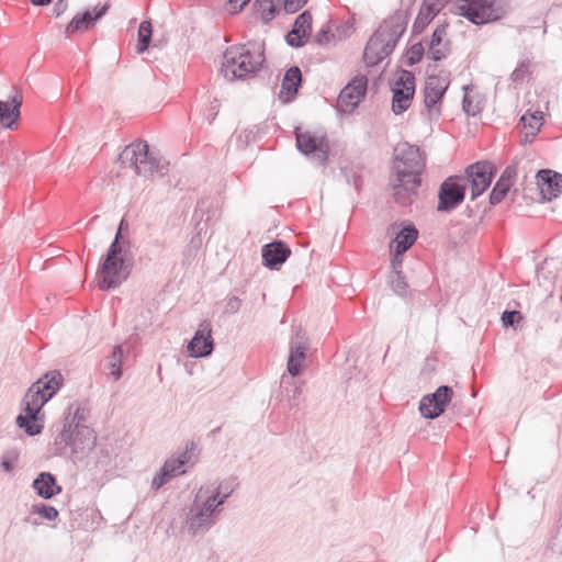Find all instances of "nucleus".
I'll use <instances>...</instances> for the list:
<instances>
[{
  "instance_id": "052dcab7",
  "label": "nucleus",
  "mask_w": 562,
  "mask_h": 562,
  "mask_svg": "<svg viewBox=\"0 0 562 562\" xmlns=\"http://www.w3.org/2000/svg\"><path fill=\"white\" fill-rule=\"evenodd\" d=\"M402 256L403 255H397V254L394 252V257L391 260V265H392V268H393V271H392L391 274H394L395 270H400V268L402 266V262H403Z\"/></svg>"
},
{
  "instance_id": "4be33fe9",
  "label": "nucleus",
  "mask_w": 562,
  "mask_h": 562,
  "mask_svg": "<svg viewBox=\"0 0 562 562\" xmlns=\"http://www.w3.org/2000/svg\"><path fill=\"white\" fill-rule=\"evenodd\" d=\"M313 18L308 10L300 13L292 25V29L285 35V42L293 48L303 47L312 34Z\"/></svg>"
},
{
  "instance_id": "0e129e2a",
  "label": "nucleus",
  "mask_w": 562,
  "mask_h": 562,
  "mask_svg": "<svg viewBox=\"0 0 562 562\" xmlns=\"http://www.w3.org/2000/svg\"><path fill=\"white\" fill-rule=\"evenodd\" d=\"M465 212L469 217H473L479 212V205H475V206L468 205L465 209Z\"/></svg>"
},
{
  "instance_id": "bb28decb",
  "label": "nucleus",
  "mask_w": 562,
  "mask_h": 562,
  "mask_svg": "<svg viewBox=\"0 0 562 562\" xmlns=\"http://www.w3.org/2000/svg\"><path fill=\"white\" fill-rule=\"evenodd\" d=\"M418 231L413 223L404 225L390 243V248L397 255H404L416 241Z\"/></svg>"
},
{
  "instance_id": "a211bd4d",
  "label": "nucleus",
  "mask_w": 562,
  "mask_h": 562,
  "mask_svg": "<svg viewBox=\"0 0 562 562\" xmlns=\"http://www.w3.org/2000/svg\"><path fill=\"white\" fill-rule=\"evenodd\" d=\"M15 92L8 100H0V127L15 131L19 128L22 119V92L14 88Z\"/></svg>"
},
{
  "instance_id": "dca6fc26",
  "label": "nucleus",
  "mask_w": 562,
  "mask_h": 562,
  "mask_svg": "<svg viewBox=\"0 0 562 562\" xmlns=\"http://www.w3.org/2000/svg\"><path fill=\"white\" fill-rule=\"evenodd\" d=\"M367 87L368 80L364 76H357L349 81L338 95V110L347 113L352 112L364 99Z\"/></svg>"
},
{
  "instance_id": "603ef678",
  "label": "nucleus",
  "mask_w": 562,
  "mask_h": 562,
  "mask_svg": "<svg viewBox=\"0 0 562 562\" xmlns=\"http://www.w3.org/2000/svg\"><path fill=\"white\" fill-rule=\"evenodd\" d=\"M334 37L328 27H322L314 36V42L318 45H325Z\"/></svg>"
},
{
  "instance_id": "ddd939ff",
  "label": "nucleus",
  "mask_w": 562,
  "mask_h": 562,
  "mask_svg": "<svg viewBox=\"0 0 562 562\" xmlns=\"http://www.w3.org/2000/svg\"><path fill=\"white\" fill-rule=\"evenodd\" d=\"M453 390L449 385H440L435 392L426 394L419 402V412L424 418L435 419L442 415L451 402Z\"/></svg>"
},
{
  "instance_id": "58836bf2",
  "label": "nucleus",
  "mask_w": 562,
  "mask_h": 562,
  "mask_svg": "<svg viewBox=\"0 0 562 562\" xmlns=\"http://www.w3.org/2000/svg\"><path fill=\"white\" fill-rule=\"evenodd\" d=\"M390 278V283L394 293L401 297H405L408 293V284L405 281V277L402 271L395 270L394 274H391Z\"/></svg>"
},
{
  "instance_id": "a19ab883",
  "label": "nucleus",
  "mask_w": 562,
  "mask_h": 562,
  "mask_svg": "<svg viewBox=\"0 0 562 562\" xmlns=\"http://www.w3.org/2000/svg\"><path fill=\"white\" fill-rule=\"evenodd\" d=\"M524 319L522 314L516 310H506L503 312L501 321L505 328H515Z\"/></svg>"
},
{
  "instance_id": "e433bc0d",
  "label": "nucleus",
  "mask_w": 562,
  "mask_h": 562,
  "mask_svg": "<svg viewBox=\"0 0 562 562\" xmlns=\"http://www.w3.org/2000/svg\"><path fill=\"white\" fill-rule=\"evenodd\" d=\"M194 449V443L191 442L190 447L187 445L186 450L178 456H172L169 458V461H173L172 470L176 472L177 476L186 473L184 465L190 461V452Z\"/></svg>"
},
{
  "instance_id": "7c9ffc66",
  "label": "nucleus",
  "mask_w": 562,
  "mask_h": 562,
  "mask_svg": "<svg viewBox=\"0 0 562 562\" xmlns=\"http://www.w3.org/2000/svg\"><path fill=\"white\" fill-rule=\"evenodd\" d=\"M254 9L260 13L263 24H268L280 13L276 0H255Z\"/></svg>"
},
{
  "instance_id": "13d9d810",
  "label": "nucleus",
  "mask_w": 562,
  "mask_h": 562,
  "mask_svg": "<svg viewBox=\"0 0 562 562\" xmlns=\"http://www.w3.org/2000/svg\"><path fill=\"white\" fill-rule=\"evenodd\" d=\"M550 549L554 553L562 554V530H558L555 536L552 538Z\"/></svg>"
},
{
  "instance_id": "c9c22d12",
  "label": "nucleus",
  "mask_w": 562,
  "mask_h": 562,
  "mask_svg": "<svg viewBox=\"0 0 562 562\" xmlns=\"http://www.w3.org/2000/svg\"><path fill=\"white\" fill-rule=\"evenodd\" d=\"M136 49L138 54L145 53L150 44L153 27L149 21H143L138 26Z\"/></svg>"
},
{
  "instance_id": "423d86ee",
  "label": "nucleus",
  "mask_w": 562,
  "mask_h": 562,
  "mask_svg": "<svg viewBox=\"0 0 562 562\" xmlns=\"http://www.w3.org/2000/svg\"><path fill=\"white\" fill-rule=\"evenodd\" d=\"M457 13L475 25H484L503 16L496 0H461L457 5Z\"/></svg>"
},
{
  "instance_id": "49530a36",
  "label": "nucleus",
  "mask_w": 562,
  "mask_h": 562,
  "mask_svg": "<svg viewBox=\"0 0 562 562\" xmlns=\"http://www.w3.org/2000/svg\"><path fill=\"white\" fill-rule=\"evenodd\" d=\"M340 172H341V176L344 177L345 181L347 182V184L353 186L357 190H359L361 188L362 179L352 169L341 168Z\"/></svg>"
},
{
  "instance_id": "f8f14e48",
  "label": "nucleus",
  "mask_w": 562,
  "mask_h": 562,
  "mask_svg": "<svg viewBox=\"0 0 562 562\" xmlns=\"http://www.w3.org/2000/svg\"><path fill=\"white\" fill-rule=\"evenodd\" d=\"M416 79L412 71L401 69L397 79L391 85L392 112L395 115L403 114L412 104Z\"/></svg>"
},
{
  "instance_id": "f03ea898",
  "label": "nucleus",
  "mask_w": 562,
  "mask_h": 562,
  "mask_svg": "<svg viewBox=\"0 0 562 562\" xmlns=\"http://www.w3.org/2000/svg\"><path fill=\"white\" fill-rule=\"evenodd\" d=\"M407 23L408 14L398 10L380 24L370 36L363 50V61L368 67L378 66L393 53L406 31Z\"/></svg>"
},
{
  "instance_id": "5fc2aeb1",
  "label": "nucleus",
  "mask_w": 562,
  "mask_h": 562,
  "mask_svg": "<svg viewBox=\"0 0 562 562\" xmlns=\"http://www.w3.org/2000/svg\"><path fill=\"white\" fill-rule=\"evenodd\" d=\"M214 493H218V497H224L223 502L226 503V501L231 497L234 488L231 487L226 482L218 483L215 487H213Z\"/></svg>"
},
{
  "instance_id": "bf43d9fd",
  "label": "nucleus",
  "mask_w": 562,
  "mask_h": 562,
  "mask_svg": "<svg viewBox=\"0 0 562 562\" xmlns=\"http://www.w3.org/2000/svg\"><path fill=\"white\" fill-rule=\"evenodd\" d=\"M67 7H68L67 0L56 1L54 4V8H53L54 15L56 18L60 16L67 10Z\"/></svg>"
},
{
  "instance_id": "37998d69",
  "label": "nucleus",
  "mask_w": 562,
  "mask_h": 562,
  "mask_svg": "<svg viewBox=\"0 0 562 562\" xmlns=\"http://www.w3.org/2000/svg\"><path fill=\"white\" fill-rule=\"evenodd\" d=\"M164 169L165 167L160 165L159 159L151 155L146 165L143 167V172L140 176H153L155 172L164 175Z\"/></svg>"
},
{
  "instance_id": "393cba45",
  "label": "nucleus",
  "mask_w": 562,
  "mask_h": 562,
  "mask_svg": "<svg viewBox=\"0 0 562 562\" xmlns=\"http://www.w3.org/2000/svg\"><path fill=\"white\" fill-rule=\"evenodd\" d=\"M516 176L517 168L515 166L510 165L505 168L490 193L488 201L491 206H495L503 201L514 184Z\"/></svg>"
},
{
  "instance_id": "774afa93",
  "label": "nucleus",
  "mask_w": 562,
  "mask_h": 562,
  "mask_svg": "<svg viewBox=\"0 0 562 562\" xmlns=\"http://www.w3.org/2000/svg\"><path fill=\"white\" fill-rule=\"evenodd\" d=\"M32 518L30 516L23 518V522L31 524Z\"/></svg>"
},
{
  "instance_id": "b1692460",
  "label": "nucleus",
  "mask_w": 562,
  "mask_h": 562,
  "mask_svg": "<svg viewBox=\"0 0 562 562\" xmlns=\"http://www.w3.org/2000/svg\"><path fill=\"white\" fill-rule=\"evenodd\" d=\"M306 351L307 345L304 341V335H301V330H299L295 338L291 340L286 364V370L292 378L299 376L303 372Z\"/></svg>"
},
{
  "instance_id": "a878e982",
  "label": "nucleus",
  "mask_w": 562,
  "mask_h": 562,
  "mask_svg": "<svg viewBox=\"0 0 562 562\" xmlns=\"http://www.w3.org/2000/svg\"><path fill=\"white\" fill-rule=\"evenodd\" d=\"M302 83L303 76L300 67L296 65L291 66L289 69H286L283 76L279 98L282 99L283 93H285L283 102L293 101L299 92V89L302 87Z\"/></svg>"
},
{
  "instance_id": "c03bdc74",
  "label": "nucleus",
  "mask_w": 562,
  "mask_h": 562,
  "mask_svg": "<svg viewBox=\"0 0 562 562\" xmlns=\"http://www.w3.org/2000/svg\"><path fill=\"white\" fill-rule=\"evenodd\" d=\"M449 54V42L441 46L428 47V58L434 61H441L447 58Z\"/></svg>"
},
{
  "instance_id": "ea45409f",
  "label": "nucleus",
  "mask_w": 562,
  "mask_h": 562,
  "mask_svg": "<svg viewBox=\"0 0 562 562\" xmlns=\"http://www.w3.org/2000/svg\"><path fill=\"white\" fill-rule=\"evenodd\" d=\"M31 513L37 514L41 518L49 521L55 520L58 517V510L54 506L45 503L33 504Z\"/></svg>"
},
{
  "instance_id": "c756f323",
  "label": "nucleus",
  "mask_w": 562,
  "mask_h": 562,
  "mask_svg": "<svg viewBox=\"0 0 562 562\" xmlns=\"http://www.w3.org/2000/svg\"><path fill=\"white\" fill-rule=\"evenodd\" d=\"M437 14V10L432 4L423 3L420 10L414 21L413 24V33L419 34L422 33L426 26L434 20Z\"/></svg>"
},
{
  "instance_id": "de8ad7c7",
  "label": "nucleus",
  "mask_w": 562,
  "mask_h": 562,
  "mask_svg": "<svg viewBox=\"0 0 562 562\" xmlns=\"http://www.w3.org/2000/svg\"><path fill=\"white\" fill-rule=\"evenodd\" d=\"M447 34V24H440L438 25L432 34H431V37H430V41H429V44H428V47H434V46H441L443 45V37L446 36Z\"/></svg>"
},
{
  "instance_id": "4c0bfd02",
  "label": "nucleus",
  "mask_w": 562,
  "mask_h": 562,
  "mask_svg": "<svg viewBox=\"0 0 562 562\" xmlns=\"http://www.w3.org/2000/svg\"><path fill=\"white\" fill-rule=\"evenodd\" d=\"M425 55V48L422 42L412 45L404 55V63L413 67L418 64Z\"/></svg>"
},
{
  "instance_id": "1a4fd4ad",
  "label": "nucleus",
  "mask_w": 562,
  "mask_h": 562,
  "mask_svg": "<svg viewBox=\"0 0 562 562\" xmlns=\"http://www.w3.org/2000/svg\"><path fill=\"white\" fill-rule=\"evenodd\" d=\"M295 145L297 150L314 160L318 166L325 165L328 160V140L326 135H316L308 131L295 127Z\"/></svg>"
},
{
  "instance_id": "f257e3e1",
  "label": "nucleus",
  "mask_w": 562,
  "mask_h": 562,
  "mask_svg": "<svg viewBox=\"0 0 562 562\" xmlns=\"http://www.w3.org/2000/svg\"><path fill=\"white\" fill-rule=\"evenodd\" d=\"M425 168V157L417 146L404 144L395 149L391 184L396 203L407 205L412 202V195L422 184Z\"/></svg>"
},
{
  "instance_id": "39448f33",
  "label": "nucleus",
  "mask_w": 562,
  "mask_h": 562,
  "mask_svg": "<svg viewBox=\"0 0 562 562\" xmlns=\"http://www.w3.org/2000/svg\"><path fill=\"white\" fill-rule=\"evenodd\" d=\"M97 436L90 427L71 428L70 424L63 425L59 434L55 438L56 454L68 457L75 464L85 462L94 450Z\"/></svg>"
},
{
  "instance_id": "2f4dec72",
  "label": "nucleus",
  "mask_w": 562,
  "mask_h": 562,
  "mask_svg": "<svg viewBox=\"0 0 562 562\" xmlns=\"http://www.w3.org/2000/svg\"><path fill=\"white\" fill-rule=\"evenodd\" d=\"M124 358V350L122 345H116L113 348V351L110 356V360L108 363V368L110 370V374L113 376L115 381L122 378V363Z\"/></svg>"
},
{
  "instance_id": "6e6552de",
  "label": "nucleus",
  "mask_w": 562,
  "mask_h": 562,
  "mask_svg": "<svg viewBox=\"0 0 562 562\" xmlns=\"http://www.w3.org/2000/svg\"><path fill=\"white\" fill-rule=\"evenodd\" d=\"M207 492L209 486H201L186 514V528L192 537L204 536L217 521V518L212 515V510H207L206 507L203 508L199 505V498L202 496V493Z\"/></svg>"
},
{
  "instance_id": "0eeeda50",
  "label": "nucleus",
  "mask_w": 562,
  "mask_h": 562,
  "mask_svg": "<svg viewBox=\"0 0 562 562\" xmlns=\"http://www.w3.org/2000/svg\"><path fill=\"white\" fill-rule=\"evenodd\" d=\"M496 175L495 166L488 160H480L469 165L463 175V184L471 190V201L476 200L491 186Z\"/></svg>"
},
{
  "instance_id": "2eb2a0df",
  "label": "nucleus",
  "mask_w": 562,
  "mask_h": 562,
  "mask_svg": "<svg viewBox=\"0 0 562 562\" xmlns=\"http://www.w3.org/2000/svg\"><path fill=\"white\" fill-rule=\"evenodd\" d=\"M42 408L43 406L32 403L29 400H22V413L16 416L15 423L27 436L33 437L40 435L44 429V415L42 413Z\"/></svg>"
},
{
  "instance_id": "473e14b6",
  "label": "nucleus",
  "mask_w": 562,
  "mask_h": 562,
  "mask_svg": "<svg viewBox=\"0 0 562 562\" xmlns=\"http://www.w3.org/2000/svg\"><path fill=\"white\" fill-rule=\"evenodd\" d=\"M542 113L537 111L530 116H527V114L521 115L518 125L522 127L524 132L528 131L530 136H537L542 126Z\"/></svg>"
},
{
  "instance_id": "f704fd0d",
  "label": "nucleus",
  "mask_w": 562,
  "mask_h": 562,
  "mask_svg": "<svg viewBox=\"0 0 562 562\" xmlns=\"http://www.w3.org/2000/svg\"><path fill=\"white\" fill-rule=\"evenodd\" d=\"M126 245V250H131L130 227L128 222L123 217L117 226L116 234L110 246L114 249L122 248Z\"/></svg>"
},
{
  "instance_id": "20e7f679",
  "label": "nucleus",
  "mask_w": 562,
  "mask_h": 562,
  "mask_svg": "<svg viewBox=\"0 0 562 562\" xmlns=\"http://www.w3.org/2000/svg\"><path fill=\"white\" fill-rule=\"evenodd\" d=\"M132 267L133 255L131 250H126V245L123 249H114V246H110L98 266L95 278L99 289L102 291L116 289L128 279Z\"/></svg>"
},
{
  "instance_id": "72a5a7b5",
  "label": "nucleus",
  "mask_w": 562,
  "mask_h": 562,
  "mask_svg": "<svg viewBox=\"0 0 562 562\" xmlns=\"http://www.w3.org/2000/svg\"><path fill=\"white\" fill-rule=\"evenodd\" d=\"M206 496L204 499H202V496L199 498V505H201L203 508H207V510H212V515H214L216 518L220 516V514L223 510V505L225 504L223 502L224 497H218V493H214L213 488L205 493Z\"/></svg>"
},
{
  "instance_id": "338daca9",
  "label": "nucleus",
  "mask_w": 562,
  "mask_h": 562,
  "mask_svg": "<svg viewBox=\"0 0 562 562\" xmlns=\"http://www.w3.org/2000/svg\"><path fill=\"white\" fill-rule=\"evenodd\" d=\"M524 133H525V135H524V139H522V143H524V144H527V143H531V142H533V139H535V137H536V136H530L528 131H526V132H524Z\"/></svg>"
},
{
  "instance_id": "f3484780",
  "label": "nucleus",
  "mask_w": 562,
  "mask_h": 562,
  "mask_svg": "<svg viewBox=\"0 0 562 562\" xmlns=\"http://www.w3.org/2000/svg\"><path fill=\"white\" fill-rule=\"evenodd\" d=\"M109 9L110 3L106 2L100 7H94L92 10L86 9L77 13L66 25V37L75 33H82L90 30L108 13Z\"/></svg>"
},
{
  "instance_id": "7ed1b4c3",
  "label": "nucleus",
  "mask_w": 562,
  "mask_h": 562,
  "mask_svg": "<svg viewBox=\"0 0 562 562\" xmlns=\"http://www.w3.org/2000/svg\"><path fill=\"white\" fill-rule=\"evenodd\" d=\"M265 44L250 41L233 45L223 54L221 72L229 80H245L255 77L265 63Z\"/></svg>"
},
{
  "instance_id": "c85d7f7f",
  "label": "nucleus",
  "mask_w": 562,
  "mask_h": 562,
  "mask_svg": "<svg viewBox=\"0 0 562 562\" xmlns=\"http://www.w3.org/2000/svg\"><path fill=\"white\" fill-rule=\"evenodd\" d=\"M89 409L81 404H70L63 425L70 424L71 428L88 427L85 423L88 418Z\"/></svg>"
},
{
  "instance_id": "aec40b11",
  "label": "nucleus",
  "mask_w": 562,
  "mask_h": 562,
  "mask_svg": "<svg viewBox=\"0 0 562 562\" xmlns=\"http://www.w3.org/2000/svg\"><path fill=\"white\" fill-rule=\"evenodd\" d=\"M213 349L212 325L209 321H203L192 339L188 342V353L192 358H203L210 356Z\"/></svg>"
},
{
  "instance_id": "cd10ccee",
  "label": "nucleus",
  "mask_w": 562,
  "mask_h": 562,
  "mask_svg": "<svg viewBox=\"0 0 562 562\" xmlns=\"http://www.w3.org/2000/svg\"><path fill=\"white\" fill-rule=\"evenodd\" d=\"M32 487L44 499H50L61 493V486L57 484L56 476L50 472H41L33 480Z\"/></svg>"
},
{
  "instance_id": "6ab92c4d",
  "label": "nucleus",
  "mask_w": 562,
  "mask_h": 562,
  "mask_svg": "<svg viewBox=\"0 0 562 562\" xmlns=\"http://www.w3.org/2000/svg\"><path fill=\"white\" fill-rule=\"evenodd\" d=\"M153 154L146 140H138L127 145L119 155V161L123 167L133 168L137 175H142L143 167Z\"/></svg>"
},
{
  "instance_id": "a18cd8bd",
  "label": "nucleus",
  "mask_w": 562,
  "mask_h": 562,
  "mask_svg": "<svg viewBox=\"0 0 562 562\" xmlns=\"http://www.w3.org/2000/svg\"><path fill=\"white\" fill-rule=\"evenodd\" d=\"M463 89L465 93L462 99V110L468 115L475 116L476 114L480 113L481 108L479 106V104H474L472 98L468 94L469 87L465 86L463 87Z\"/></svg>"
},
{
  "instance_id": "412c9836",
  "label": "nucleus",
  "mask_w": 562,
  "mask_h": 562,
  "mask_svg": "<svg viewBox=\"0 0 562 562\" xmlns=\"http://www.w3.org/2000/svg\"><path fill=\"white\" fill-rule=\"evenodd\" d=\"M536 178L541 202H550L562 194V173L551 169H540Z\"/></svg>"
},
{
  "instance_id": "864d4df0",
  "label": "nucleus",
  "mask_w": 562,
  "mask_h": 562,
  "mask_svg": "<svg viewBox=\"0 0 562 562\" xmlns=\"http://www.w3.org/2000/svg\"><path fill=\"white\" fill-rule=\"evenodd\" d=\"M528 72V64L521 61L512 72L510 79L514 82H522L526 74Z\"/></svg>"
},
{
  "instance_id": "9b49d317",
  "label": "nucleus",
  "mask_w": 562,
  "mask_h": 562,
  "mask_svg": "<svg viewBox=\"0 0 562 562\" xmlns=\"http://www.w3.org/2000/svg\"><path fill=\"white\" fill-rule=\"evenodd\" d=\"M64 384V378L59 370L45 372L27 389L23 398L43 406L50 401Z\"/></svg>"
},
{
  "instance_id": "680f3d73",
  "label": "nucleus",
  "mask_w": 562,
  "mask_h": 562,
  "mask_svg": "<svg viewBox=\"0 0 562 562\" xmlns=\"http://www.w3.org/2000/svg\"><path fill=\"white\" fill-rule=\"evenodd\" d=\"M173 463H175L173 461H169V459H167L165 461V463L162 464V467L160 468L161 470H165L167 472V474L170 475L172 479L177 476L176 472H173V470H172Z\"/></svg>"
},
{
  "instance_id": "8fccbe9b",
  "label": "nucleus",
  "mask_w": 562,
  "mask_h": 562,
  "mask_svg": "<svg viewBox=\"0 0 562 562\" xmlns=\"http://www.w3.org/2000/svg\"><path fill=\"white\" fill-rule=\"evenodd\" d=\"M171 480L172 477L165 470L160 469L151 481V488L158 491Z\"/></svg>"
},
{
  "instance_id": "09e8293b",
  "label": "nucleus",
  "mask_w": 562,
  "mask_h": 562,
  "mask_svg": "<svg viewBox=\"0 0 562 562\" xmlns=\"http://www.w3.org/2000/svg\"><path fill=\"white\" fill-rule=\"evenodd\" d=\"M284 380L281 382V387L284 385ZM284 391L286 392V397L290 403V408L296 407L299 403L296 402V398L302 394V387L300 385H294L292 389L285 387Z\"/></svg>"
},
{
  "instance_id": "4468645a",
  "label": "nucleus",
  "mask_w": 562,
  "mask_h": 562,
  "mask_svg": "<svg viewBox=\"0 0 562 562\" xmlns=\"http://www.w3.org/2000/svg\"><path fill=\"white\" fill-rule=\"evenodd\" d=\"M449 87L447 77L430 75L424 87V104L429 116L441 114V103Z\"/></svg>"
},
{
  "instance_id": "69168bd1",
  "label": "nucleus",
  "mask_w": 562,
  "mask_h": 562,
  "mask_svg": "<svg viewBox=\"0 0 562 562\" xmlns=\"http://www.w3.org/2000/svg\"><path fill=\"white\" fill-rule=\"evenodd\" d=\"M33 5L44 7L52 2V0H30Z\"/></svg>"
},
{
  "instance_id": "e2e57ef3",
  "label": "nucleus",
  "mask_w": 562,
  "mask_h": 562,
  "mask_svg": "<svg viewBox=\"0 0 562 562\" xmlns=\"http://www.w3.org/2000/svg\"><path fill=\"white\" fill-rule=\"evenodd\" d=\"M216 115H217V109H216V106H213V105H212V106L209 109V114H207V116H206V120H207L209 124H212V123H213V121L215 120Z\"/></svg>"
},
{
  "instance_id": "3c124183",
  "label": "nucleus",
  "mask_w": 562,
  "mask_h": 562,
  "mask_svg": "<svg viewBox=\"0 0 562 562\" xmlns=\"http://www.w3.org/2000/svg\"><path fill=\"white\" fill-rule=\"evenodd\" d=\"M308 0H283V10L288 14H293L300 11Z\"/></svg>"
},
{
  "instance_id": "4d7b16f0",
  "label": "nucleus",
  "mask_w": 562,
  "mask_h": 562,
  "mask_svg": "<svg viewBox=\"0 0 562 562\" xmlns=\"http://www.w3.org/2000/svg\"><path fill=\"white\" fill-rule=\"evenodd\" d=\"M250 0H228L226 2V10L231 14H236L241 11Z\"/></svg>"
},
{
  "instance_id": "9d476101",
  "label": "nucleus",
  "mask_w": 562,
  "mask_h": 562,
  "mask_svg": "<svg viewBox=\"0 0 562 562\" xmlns=\"http://www.w3.org/2000/svg\"><path fill=\"white\" fill-rule=\"evenodd\" d=\"M467 188L461 176L447 177L439 186L436 206L437 212L450 213L458 209L465 200Z\"/></svg>"
},
{
  "instance_id": "6e6d98bb",
  "label": "nucleus",
  "mask_w": 562,
  "mask_h": 562,
  "mask_svg": "<svg viewBox=\"0 0 562 562\" xmlns=\"http://www.w3.org/2000/svg\"><path fill=\"white\" fill-rule=\"evenodd\" d=\"M240 306H241V300L237 296H232L226 302V305L224 307V313L235 314L239 311Z\"/></svg>"
},
{
  "instance_id": "5701e85b",
  "label": "nucleus",
  "mask_w": 562,
  "mask_h": 562,
  "mask_svg": "<svg viewBox=\"0 0 562 562\" xmlns=\"http://www.w3.org/2000/svg\"><path fill=\"white\" fill-rule=\"evenodd\" d=\"M291 255V248L282 239H276L261 248L262 265L271 270H279Z\"/></svg>"
},
{
  "instance_id": "79ce46f5",
  "label": "nucleus",
  "mask_w": 562,
  "mask_h": 562,
  "mask_svg": "<svg viewBox=\"0 0 562 562\" xmlns=\"http://www.w3.org/2000/svg\"><path fill=\"white\" fill-rule=\"evenodd\" d=\"M18 460H19L18 452H15L13 450L4 452L1 457V463H0L2 470L7 473H11L14 470Z\"/></svg>"
}]
</instances>
